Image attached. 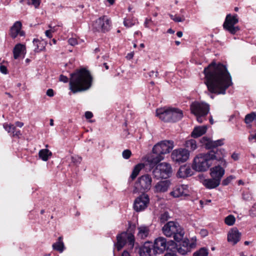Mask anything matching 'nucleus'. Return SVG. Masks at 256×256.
<instances>
[{
  "label": "nucleus",
  "mask_w": 256,
  "mask_h": 256,
  "mask_svg": "<svg viewBox=\"0 0 256 256\" xmlns=\"http://www.w3.org/2000/svg\"><path fill=\"white\" fill-rule=\"evenodd\" d=\"M152 173L154 178L157 179L167 178L172 175V168L170 164L162 162L156 166Z\"/></svg>",
  "instance_id": "9"
},
{
  "label": "nucleus",
  "mask_w": 256,
  "mask_h": 256,
  "mask_svg": "<svg viewBox=\"0 0 256 256\" xmlns=\"http://www.w3.org/2000/svg\"><path fill=\"white\" fill-rule=\"evenodd\" d=\"M68 42L70 45L72 46H74L78 44L76 38H69L68 40Z\"/></svg>",
  "instance_id": "44"
},
{
  "label": "nucleus",
  "mask_w": 256,
  "mask_h": 256,
  "mask_svg": "<svg viewBox=\"0 0 256 256\" xmlns=\"http://www.w3.org/2000/svg\"><path fill=\"white\" fill-rule=\"evenodd\" d=\"M220 182L218 180L212 178L206 179L203 182L204 185L208 188H214L219 186Z\"/></svg>",
  "instance_id": "30"
},
{
  "label": "nucleus",
  "mask_w": 256,
  "mask_h": 256,
  "mask_svg": "<svg viewBox=\"0 0 256 256\" xmlns=\"http://www.w3.org/2000/svg\"><path fill=\"white\" fill-rule=\"evenodd\" d=\"M224 174V170L219 166H216L210 169L212 178L218 180L220 182Z\"/></svg>",
  "instance_id": "22"
},
{
  "label": "nucleus",
  "mask_w": 256,
  "mask_h": 256,
  "mask_svg": "<svg viewBox=\"0 0 256 256\" xmlns=\"http://www.w3.org/2000/svg\"><path fill=\"white\" fill-rule=\"evenodd\" d=\"M190 157L189 151L184 148H177L172 151L171 154L172 160L176 163L186 162Z\"/></svg>",
  "instance_id": "13"
},
{
  "label": "nucleus",
  "mask_w": 256,
  "mask_h": 256,
  "mask_svg": "<svg viewBox=\"0 0 256 256\" xmlns=\"http://www.w3.org/2000/svg\"><path fill=\"white\" fill-rule=\"evenodd\" d=\"M52 154L48 149H42L39 151L38 156L44 161H47Z\"/></svg>",
  "instance_id": "32"
},
{
  "label": "nucleus",
  "mask_w": 256,
  "mask_h": 256,
  "mask_svg": "<svg viewBox=\"0 0 256 256\" xmlns=\"http://www.w3.org/2000/svg\"><path fill=\"white\" fill-rule=\"evenodd\" d=\"M164 234L168 237L173 236L174 240L179 242L183 239L184 232L180 224L173 221H170L164 225L162 228Z\"/></svg>",
  "instance_id": "6"
},
{
  "label": "nucleus",
  "mask_w": 256,
  "mask_h": 256,
  "mask_svg": "<svg viewBox=\"0 0 256 256\" xmlns=\"http://www.w3.org/2000/svg\"><path fill=\"white\" fill-rule=\"evenodd\" d=\"M178 244H176L177 252L182 255H185L190 252L193 247L192 244L189 243L188 239H184L178 242Z\"/></svg>",
  "instance_id": "15"
},
{
  "label": "nucleus",
  "mask_w": 256,
  "mask_h": 256,
  "mask_svg": "<svg viewBox=\"0 0 256 256\" xmlns=\"http://www.w3.org/2000/svg\"><path fill=\"white\" fill-rule=\"evenodd\" d=\"M223 141L224 140L222 139L213 141L211 140V139L205 136L203 137L200 140L201 143L203 145H204L206 148L208 149L212 148L223 145Z\"/></svg>",
  "instance_id": "18"
},
{
  "label": "nucleus",
  "mask_w": 256,
  "mask_h": 256,
  "mask_svg": "<svg viewBox=\"0 0 256 256\" xmlns=\"http://www.w3.org/2000/svg\"><path fill=\"white\" fill-rule=\"evenodd\" d=\"M234 178V177L232 176H230L228 177L226 179L222 181V184L224 186H226Z\"/></svg>",
  "instance_id": "43"
},
{
  "label": "nucleus",
  "mask_w": 256,
  "mask_h": 256,
  "mask_svg": "<svg viewBox=\"0 0 256 256\" xmlns=\"http://www.w3.org/2000/svg\"><path fill=\"white\" fill-rule=\"evenodd\" d=\"M176 35L178 37L181 38L182 36V32L180 31L176 33Z\"/></svg>",
  "instance_id": "63"
},
{
  "label": "nucleus",
  "mask_w": 256,
  "mask_h": 256,
  "mask_svg": "<svg viewBox=\"0 0 256 256\" xmlns=\"http://www.w3.org/2000/svg\"><path fill=\"white\" fill-rule=\"evenodd\" d=\"M254 120H256V114L255 112H252L246 115L245 117V122L248 124Z\"/></svg>",
  "instance_id": "37"
},
{
  "label": "nucleus",
  "mask_w": 256,
  "mask_h": 256,
  "mask_svg": "<svg viewBox=\"0 0 256 256\" xmlns=\"http://www.w3.org/2000/svg\"><path fill=\"white\" fill-rule=\"evenodd\" d=\"M200 234L202 236L205 237L208 235V232L206 229H202L200 230Z\"/></svg>",
  "instance_id": "51"
},
{
  "label": "nucleus",
  "mask_w": 256,
  "mask_h": 256,
  "mask_svg": "<svg viewBox=\"0 0 256 256\" xmlns=\"http://www.w3.org/2000/svg\"><path fill=\"white\" fill-rule=\"evenodd\" d=\"M92 82V77L90 72L82 68L70 74V90L74 94L87 90L91 87Z\"/></svg>",
  "instance_id": "3"
},
{
  "label": "nucleus",
  "mask_w": 256,
  "mask_h": 256,
  "mask_svg": "<svg viewBox=\"0 0 256 256\" xmlns=\"http://www.w3.org/2000/svg\"><path fill=\"white\" fill-rule=\"evenodd\" d=\"M192 173V169L189 166H182L180 168L177 176L179 178H184L190 176Z\"/></svg>",
  "instance_id": "25"
},
{
  "label": "nucleus",
  "mask_w": 256,
  "mask_h": 256,
  "mask_svg": "<svg viewBox=\"0 0 256 256\" xmlns=\"http://www.w3.org/2000/svg\"><path fill=\"white\" fill-rule=\"evenodd\" d=\"M151 22H152L151 19H148V18H146V20H145V22H144V26L146 28H148L149 27V24Z\"/></svg>",
  "instance_id": "54"
},
{
  "label": "nucleus",
  "mask_w": 256,
  "mask_h": 256,
  "mask_svg": "<svg viewBox=\"0 0 256 256\" xmlns=\"http://www.w3.org/2000/svg\"><path fill=\"white\" fill-rule=\"evenodd\" d=\"M236 221V218L233 215H229L225 218V223L228 226H232Z\"/></svg>",
  "instance_id": "38"
},
{
  "label": "nucleus",
  "mask_w": 256,
  "mask_h": 256,
  "mask_svg": "<svg viewBox=\"0 0 256 256\" xmlns=\"http://www.w3.org/2000/svg\"><path fill=\"white\" fill-rule=\"evenodd\" d=\"M49 27L50 28V30H50V32H51L52 33L54 32H56V29H55V28H54V27L52 28V27L51 26H49Z\"/></svg>",
  "instance_id": "62"
},
{
  "label": "nucleus",
  "mask_w": 256,
  "mask_h": 256,
  "mask_svg": "<svg viewBox=\"0 0 256 256\" xmlns=\"http://www.w3.org/2000/svg\"><path fill=\"white\" fill-rule=\"evenodd\" d=\"M26 47L24 44H16L13 49L14 58L15 60L20 56L24 58L26 54Z\"/></svg>",
  "instance_id": "20"
},
{
  "label": "nucleus",
  "mask_w": 256,
  "mask_h": 256,
  "mask_svg": "<svg viewBox=\"0 0 256 256\" xmlns=\"http://www.w3.org/2000/svg\"><path fill=\"white\" fill-rule=\"evenodd\" d=\"M248 140L250 142H252V140H254V142H256V133L255 134H250L248 138Z\"/></svg>",
  "instance_id": "49"
},
{
  "label": "nucleus",
  "mask_w": 256,
  "mask_h": 256,
  "mask_svg": "<svg viewBox=\"0 0 256 256\" xmlns=\"http://www.w3.org/2000/svg\"><path fill=\"white\" fill-rule=\"evenodd\" d=\"M144 167V165L142 164H139L136 165L133 170L132 172L130 175V178L132 180L134 179L137 176L139 172H140V170Z\"/></svg>",
  "instance_id": "34"
},
{
  "label": "nucleus",
  "mask_w": 256,
  "mask_h": 256,
  "mask_svg": "<svg viewBox=\"0 0 256 256\" xmlns=\"http://www.w3.org/2000/svg\"><path fill=\"white\" fill-rule=\"evenodd\" d=\"M186 147L190 148L192 150H194L197 148L196 142L194 140H190L186 142Z\"/></svg>",
  "instance_id": "35"
},
{
  "label": "nucleus",
  "mask_w": 256,
  "mask_h": 256,
  "mask_svg": "<svg viewBox=\"0 0 256 256\" xmlns=\"http://www.w3.org/2000/svg\"><path fill=\"white\" fill-rule=\"evenodd\" d=\"M16 126L21 128L24 126V124L20 122H16Z\"/></svg>",
  "instance_id": "59"
},
{
  "label": "nucleus",
  "mask_w": 256,
  "mask_h": 256,
  "mask_svg": "<svg viewBox=\"0 0 256 256\" xmlns=\"http://www.w3.org/2000/svg\"><path fill=\"white\" fill-rule=\"evenodd\" d=\"M170 16L175 22H182L185 20V17L184 16H179L177 14H170Z\"/></svg>",
  "instance_id": "39"
},
{
  "label": "nucleus",
  "mask_w": 256,
  "mask_h": 256,
  "mask_svg": "<svg viewBox=\"0 0 256 256\" xmlns=\"http://www.w3.org/2000/svg\"><path fill=\"white\" fill-rule=\"evenodd\" d=\"M208 249L204 248H202L198 250L194 254L193 256H208Z\"/></svg>",
  "instance_id": "36"
},
{
  "label": "nucleus",
  "mask_w": 256,
  "mask_h": 256,
  "mask_svg": "<svg viewBox=\"0 0 256 256\" xmlns=\"http://www.w3.org/2000/svg\"><path fill=\"white\" fill-rule=\"evenodd\" d=\"M232 158H233L234 160H236L238 159V155L237 154L234 153L232 155Z\"/></svg>",
  "instance_id": "57"
},
{
  "label": "nucleus",
  "mask_w": 256,
  "mask_h": 256,
  "mask_svg": "<svg viewBox=\"0 0 256 256\" xmlns=\"http://www.w3.org/2000/svg\"><path fill=\"white\" fill-rule=\"evenodd\" d=\"M133 57H134V53L133 52L128 53L126 56V58L128 60H130V59L132 58Z\"/></svg>",
  "instance_id": "58"
},
{
  "label": "nucleus",
  "mask_w": 256,
  "mask_h": 256,
  "mask_svg": "<svg viewBox=\"0 0 256 256\" xmlns=\"http://www.w3.org/2000/svg\"><path fill=\"white\" fill-rule=\"evenodd\" d=\"M243 198L246 200H250L252 199V196L248 192H245L242 195Z\"/></svg>",
  "instance_id": "47"
},
{
  "label": "nucleus",
  "mask_w": 256,
  "mask_h": 256,
  "mask_svg": "<svg viewBox=\"0 0 256 256\" xmlns=\"http://www.w3.org/2000/svg\"><path fill=\"white\" fill-rule=\"evenodd\" d=\"M152 178L148 174H144L140 177L136 182L132 192L144 193L149 190L152 186Z\"/></svg>",
  "instance_id": "8"
},
{
  "label": "nucleus",
  "mask_w": 256,
  "mask_h": 256,
  "mask_svg": "<svg viewBox=\"0 0 256 256\" xmlns=\"http://www.w3.org/2000/svg\"><path fill=\"white\" fill-rule=\"evenodd\" d=\"M174 142L172 140L162 141L154 146L153 154L148 158V162L151 166L155 165L164 160L163 154L169 153L174 148Z\"/></svg>",
  "instance_id": "4"
},
{
  "label": "nucleus",
  "mask_w": 256,
  "mask_h": 256,
  "mask_svg": "<svg viewBox=\"0 0 256 256\" xmlns=\"http://www.w3.org/2000/svg\"><path fill=\"white\" fill-rule=\"evenodd\" d=\"M52 247L54 250H56L60 252H62L64 249V244L62 242V236H60L58 238V241L53 244Z\"/></svg>",
  "instance_id": "31"
},
{
  "label": "nucleus",
  "mask_w": 256,
  "mask_h": 256,
  "mask_svg": "<svg viewBox=\"0 0 256 256\" xmlns=\"http://www.w3.org/2000/svg\"><path fill=\"white\" fill-rule=\"evenodd\" d=\"M110 20L106 16L100 17L92 24V30L98 32H106L110 30Z\"/></svg>",
  "instance_id": "11"
},
{
  "label": "nucleus",
  "mask_w": 256,
  "mask_h": 256,
  "mask_svg": "<svg viewBox=\"0 0 256 256\" xmlns=\"http://www.w3.org/2000/svg\"><path fill=\"white\" fill-rule=\"evenodd\" d=\"M72 162L76 164H79L82 160V158L78 156H74L72 157Z\"/></svg>",
  "instance_id": "46"
},
{
  "label": "nucleus",
  "mask_w": 256,
  "mask_h": 256,
  "mask_svg": "<svg viewBox=\"0 0 256 256\" xmlns=\"http://www.w3.org/2000/svg\"><path fill=\"white\" fill-rule=\"evenodd\" d=\"M170 218L169 214L168 212H164L160 216V220L162 222H164Z\"/></svg>",
  "instance_id": "42"
},
{
  "label": "nucleus",
  "mask_w": 256,
  "mask_h": 256,
  "mask_svg": "<svg viewBox=\"0 0 256 256\" xmlns=\"http://www.w3.org/2000/svg\"><path fill=\"white\" fill-rule=\"evenodd\" d=\"M168 32L172 34L174 32V30H172V28H170L168 30Z\"/></svg>",
  "instance_id": "64"
},
{
  "label": "nucleus",
  "mask_w": 256,
  "mask_h": 256,
  "mask_svg": "<svg viewBox=\"0 0 256 256\" xmlns=\"http://www.w3.org/2000/svg\"><path fill=\"white\" fill-rule=\"evenodd\" d=\"M158 252L152 245L145 244L141 250L140 256H156Z\"/></svg>",
  "instance_id": "24"
},
{
  "label": "nucleus",
  "mask_w": 256,
  "mask_h": 256,
  "mask_svg": "<svg viewBox=\"0 0 256 256\" xmlns=\"http://www.w3.org/2000/svg\"><path fill=\"white\" fill-rule=\"evenodd\" d=\"M93 116V114L92 112L88 111L85 112V117L86 119H90Z\"/></svg>",
  "instance_id": "52"
},
{
  "label": "nucleus",
  "mask_w": 256,
  "mask_h": 256,
  "mask_svg": "<svg viewBox=\"0 0 256 256\" xmlns=\"http://www.w3.org/2000/svg\"><path fill=\"white\" fill-rule=\"evenodd\" d=\"M33 44L36 47L34 51L37 52L44 50L46 44V42L38 39H34L33 40Z\"/></svg>",
  "instance_id": "29"
},
{
  "label": "nucleus",
  "mask_w": 256,
  "mask_h": 256,
  "mask_svg": "<svg viewBox=\"0 0 256 256\" xmlns=\"http://www.w3.org/2000/svg\"><path fill=\"white\" fill-rule=\"evenodd\" d=\"M238 22V19L236 14L234 16L228 14L226 15L223 24L224 28L231 34H234L240 30L238 26H235Z\"/></svg>",
  "instance_id": "12"
},
{
  "label": "nucleus",
  "mask_w": 256,
  "mask_h": 256,
  "mask_svg": "<svg viewBox=\"0 0 256 256\" xmlns=\"http://www.w3.org/2000/svg\"><path fill=\"white\" fill-rule=\"evenodd\" d=\"M241 234L236 228L232 229L228 234V241L232 244H236L240 241Z\"/></svg>",
  "instance_id": "21"
},
{
  "label": "nucleus",
  "mask_w": 256,
  "mask_h": 256,
  "mask_svg": "<svg viewBox=\"0 0 256 256\" xmlns=\"http://www.w3.org/2000/svg\"><path fill=\"white\" fill-rule=\"evenodd\" d=\"M190 110L196 116L197 121L202 123L210 111V106L206 102H194L190 105Z\"/></svg>",
  "instance_id": "7"
},
{
  "label": "nucleus",
  "mask_w": 256,
  "mask_h": 256,
  "mask_svg": "<svg viewBox=\"0 0 256 256\" xmlns=\"http://www.w3.org/2000/svg\"><path fill=\"white\" fill-rule=\"evenodd\" d=\"M169 242H167L165 238L159 237L156 239L154 248L158 252V253H161L164 252L166 249L169 248L168 246Z\"/></svg>",
  "instance_id": "17"
},
{
  "label": "nucleus",
  "mask_w": 256,
  "mask_h": 256,
  "mask_svg": "<svg viewBox=\"0 0 256 256\" xmlns=\"http://www.w3.org/2000/svg\"><path fill=\"white\" fill-rule=\"evenodd\" d=\"M170 194L174 198L188 196V186L186 184L176 186L173 188L172 191Z\"/></svg>",
  "instance_id": "16"
},
{
  "label": "nucleus",
  "mask_w": 256,
  "mask_h": 256,
  "mask_svg": "<svg viewBox=\"0 0 256 256\" xmlns=\"http://www.w3.org/2000/svg\"><path fill=\"white\" fill-rule=\"evenodd\" d=\"M27 4L29 5H33L36 8L38 7L40 3V0H26Z\"/></svg>",
  "instance_id": "40"
},
{
  "label": "nucleus",
  "mask_w": 256,
  "mask_h": 256,
  "mask_svg": "<svg viewBox=\"0 0 256 256\" xmlns=\"http://www.w3.org/2000/svg\"><path fill=\"white\" fill-rule=\"evenodd\" d=\"M150 199L148 194L144 193L137 198L134 202V208L136 212L144 210L148 206Z\"/></svg>",
  "instance_id": "14"
},
{
  "label": "nucleus",
  "mask_w": 256,
  "mask_h": 256,
  "mask_svg": "<svg viewBox=\"0 0 256 256\" xmlns=\"http://www.w3.org/2000/svg\"><path fill=\"white\" fill-rule=\"evenodd\" d=\"M208 90L211 93L224 94L226 90L232 84V78L226 67L212 63L204 70Z\"/></svg>",
  "instance_id": "1"
},
{
  "label": "nucleus",
  "mask_w": 256,
  "mask_h": 256,
  "mask_svg": "<svg viewBox=\"0 0 256 256\" xmlns=\"http://www.w3.org/2000/svg\"><path fill=\"white\" fill-rule=\"evenodd\" d=\"M137 20L132 16H128L124 20V25L126 28H130L136 23Z\"/></svg>",
  "instance_id": "33"
},
{
  "label": "nucleus",
  "mask_w": 256,
  "mask_h": 256,
  "mask_svg": "<svg viewBox=\"0 0 256 256\" xmlns=\"http://www.w3.org/2000/svg\"><path fill=\"white\" fill-rule=\"evenodd\" d=\"M0 72L4 74H7L8 70L6 66L0 64Z\"/></svg>",
  "instance_id": "48"
},
{
  "label": "nucleus",
  "mask_w": 256,
  "mask_h": 256,
  "mask_svg": "<svg viewBox=\"0 0 256 256\" xmlns=\"http://www.w3.org/2000/svg\"><path fill=\"white\" fill-rule=\"evenodd\" d=\"M148 76L150 77H153L154 76V75L156 77H157L158 76V72H154L153 70L150 72L148 74Z\"/></svg>",
  "instance_id": "55"
},
{
  "label": "nucleus",
  "mask_w": 256,
  "mask_h": 256,
  "mask_svg": "<svg viewBox=\"0 0 256 256\" xmlns=\"http://www.w3.org/2000/svg\"><path fill=\"white\" fill-rule=\"evenodd\" d=\"M164 256H177L176 254L174 253H168L166 254Z\"/></svg>",
  "instance_id": "61"
},
{
  "label": "nucleus",
  "mask_w": 256,
  "mask_h": 256,
  "mask_svg": "<svg viewBox=\"0 0 256 256\" xmlns=\"http://www.w3.org/2000/svg\"><path fill=\"white\" fill-rule=\"evenodd\" d=\"M132 155V152L129 150H125L122 152V156L124 158L128 160Z\"/></svg>",
  "instance_id": "41"
},
{
  "label": "nucleus",
  "mask_w": 256,
  "mask_h": 256,
  "mask_svg": "<svg viewBox=\"0 0 256 256\" xmlns=\"http://www.w3.org/2000/svg\"><path fill=\"white\" fill-rule=\"evenodd\" d=\"M170 184L168 180L160 181L156 183L154 187L156 192H164L168 190Z\"/></svg>",
  "instance_id": "23"
},
{
  "label": "nucleus",
  "mask_w": 256,
  "mask_h": 256,
  "mask_svg": "<svg viewBox=\"0 0 256 256\" xmlns=\"http://www.w3.org/2000/svg\"><path fill=\"white\" fill-rule=\"evenodd\" d=\"M250 214L252 216H256V203L252 206L250 210Z\"/></svg>",
  "instance_id": "45"
},
{
  "label": "nucleus",
  "mask_w": 256,
  "mask_h": 256,
  "mask_svg": "<svg viewBox=\"0 0 256 256\" xmlns=\"http://www.w3.org/2000/svg\"><path fill=\"white\" fill-rule=\"evenodd\" d=\"M207 128L206 126H196L194 128L191 136L194 138L200 137L206 132Z\"/></svg>",
  "instance_id": "27"
},
{
  "label": "nucleus",
  "mask_w": 256,
  "mask_h": 256,
  "mask_svg": "<svg viewBox=\"0 0 256 256\" xmlns=\"http://www.w3.org/2000/svg\"><path fill=\"white\" fill-rule=\"evenodd\" d=\"M59 80L60 82H64L66 83L68 82V79L66 76L60 75V76Z\"/></svg>",
  "instance_id": "50"
},
{
  "label": "nucleus",
  "mask_w": 256,
  "mask_h": 256,
  "mask_svg": "<svg viewBox=\"0 0 256 256\" xmlns=\"http://www.w3.org/2000/svg\"><path fill=\"white\" fill-rule=\"evenodd\" d=\"M4 128L10 135L12 136L18 137L21 135L20 130H16V127L13 124L4 123L3 124Z\"/></svg>",
  "instance_id": "26"
},
{
  "label": "nucleus",
  "mask_w": 256,
  "mask_h": 256,
  "mask_svg": "<svg viewBox=\"0 0 256 256\" xmlns=\"http://www.w3.org/2000/svg\"><path fill=\"white\" fill-rule=\"evenodd\" d=\"M138 236L141 239L146 238L149 234L150 230L148 226H142L138 228Z\"/></svg>",
  "instance_id": "28"
},
{
  "label": "nucleus",
  "mask_w": 256,
  "mask_h": 256,
  "mask_svg": "<svg viewBox=\"0 0 256 256\" xmlns=\"http://www.w3.org/2000/svg\"><path fill=\"white\" fill-rule=\"evenodd\" d=\"M22 24L20 22L16 21L14 23L10 30V34L13 38H16L18 34L20 36H24V32L21 30Z\"/></svg>",
  "instance_id": "19"
},
{
  "label": "nucleus",
  "mask_w": 256,
  "mask_h": 256,
  "mask_svg": "<svg viewBox=\"0 0 256 256\" xmlns=\"http://www.w3.org/2000/svg\"><path fill=\"white\" fill-rule=\"evenodd\" d=\"M224 150H211L207 153L198 154L194 160L193 169L198 172L206 171L212 165L214 160L220 162L221 164L225 165L226 162L224 160Z\"/></svg>",
  "instance_id": "2"
},
{
  "label": "nucleus",
  "mask_w": 256,
  "mask_h": 256,
  "mask_svg": "<svg viewBox=\"0 0 256 256\" xmlns=\"http://www.w3.org/2000/svg\"><path fill=\"white\" fill-rule=\"evenodd\" d=\"M46 95L48 96L52 97L54 95V92L52 89H48L46 91Z\"/></svg>",
  "instance_id": "53"
},
{
  "label": "nucleus",
  "mask_w": 256,
  "mask_h": 256,
  "mask_svg": "<svg viewBox=\"0 0 256 256\" xmlns=\"http://www.w3.org/2000/svg\"><path fill=\"white\" fill-rule=\"evenodd\" d=\"M122 256H130V254L126 250H124L122 252Z\"/></svg>",
  "instance_id": "60"
},
{
  "label": "nucleus",
  "mask_w": 256,
  "mask_h": 256,
  "mask_svg": "<svg viewBox=\"0 0 256 256\" xmlns=\"http://www.w3.org/2000/svg\"><path fill=\"white\" fill-rule=\"evenodd\" d=\"M45 34L48 38L52 37V33L49 30H47L45 32Z\"/></svg>",
  "instance_id": "56"
},
{
  "label": "nucleus",
  "mask_w": 256,
  "mask_h": 256,
  "mask_svg": "<svg viewBox=\"0 0 256 256\" xmlns=\"http://www.w3.org/2000/svg\"><path fill=\"white\" fill-rule=\"evenodd\" d=\"M156 116L165 122H174L183 117V113L182 110L177 108H162L156 110Z\"/></svg>",
  "instance_id": "5"
},
{
  "label": "nucleus",
  "mask_w": 256,
  "mask_h": 256,
  "mask_svg": "<svg viewBox=\"0 0 256 256\" xmlns=\"http://www.w3.org/2000/svg\"><path fill=\"white\" fill-rule=\"evenodd\" d=\"M134 244V236L132 234L124 232L117 236V243L116 246L118 250L119 251L126 244H128V248L132 249Z\"/></svg>",
  "instance_id": "10"
}]
</instances>
